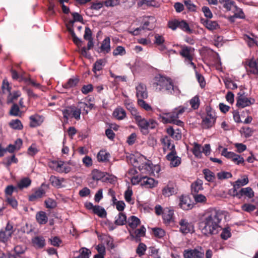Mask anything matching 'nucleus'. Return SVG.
<instances>
[{"label": "nucleus", "mask_w": 258, "mask_h": 258, "mask_svg": "<svg viewBox=\"0 0 258 258\" xmlns=\"http://www.w3.org/2000/svg\"><path fill=\"white\" fill-rule=\"evenodd\" d=\"M221 218V214L217 210H208L204 214L200 224L202 233L207 236L217 234L221 229L220 225Z\"/></svg>", "instance_id": "obj_1"}, {"label": "nucleus", "mask_w": 258, "mask_h": 258, "mask_svg": "<svg viewBox=\"0 0 258 258\" xmlns=\"http://www.w3.org/2000/svg\"><path fill=\"white\" fill-rule=\"evenodd\" d=\"M153 87L158 91L165 92L175 95L180 93V90L177 87L173 86L170 79L163 76L155 77Z\"/></svg>", "instance_id": "obj_2"}, {"label": "nucleus", "mask_w": 258, "mask_h": 258, "mask_svg": "<svg viewBox=\"0 0 258 258\" xmlns=\"http://www.w3.org/2000/svg\"><path fill=\"white\" fill-rule=\"evenodd\" d=\"M136 123L138 124L141 131L146 134L148 133L149 129H153L156 127L157 122L153 119L147 120L142 117L140 113L134 117Z\"/></svg>", "instance_id": "obj_3"}, {"label": "nucleus", "mask_w": 258, "mask_h": 258, "mask_svg": "<svg viewBox=\"0 0 258 258\" xmlns=\"http://www.w3.org/2000/svg\"><path fill=\"white\" fill-rule=\"evenodd\" d=\"M204 250L201 246L194 249H187L183 251L184 258H204Z\"/></svg>", "instance_id": "obj_4"}, {"label": "nucleus", "mask_w": 258, "mask_h": 258, "mask_svg": "<svg viewBox=\"0 0 258 258\" xmlns=\"http://www.w3.org/2000/svg\"><path fill=\"white\" fill-rule=\"evenodd\" d=\"M166 159L171 167L178 166L181 163V158L178 157L175 150V146H172V150L166 155Z\"/></svg>", "instance_id": "obj_5"}, {"label": "nucleus", "mask_w": 258, "mask_h": 258, "mask_svg": "<svg viewBox=\"0 0 258 258\" xmlns=\"http://www.w3.org/2000/svg\"><path fill=\"white\" fill-rule=\"evenodd\" d=\"M221 155L226 158L231 159L232 162L237 165L243 163L244 160L240 155L236 154L234 152H229L227 148H224L221 152Z\"/></svg>", "instance_id": "obj_6"}, {"label": "nucleus", "mask_w": 258, "mask_h": 258, "mask_svg": "<svg viewBox=\"0 0 258 258\" xmlns=\"http://www.w3.org/2000/svg\"><path fill=\"white\" fill-rule=\"evenodd\" d=\"M179 231L182 233L187 234L194 231V224L185 219L182 218L179 221Z\"/></svg>", "instance_id": "obj_7"}, {"label": "nucleus", "mask_w": 258, "mask_h": 258, "mask_svg": "<svg viewBox=\"0 0 258 258\" xmlns=\"http://www.w3.org/2000/svg\"><path fill=\"white\" fill-rule=\"evenodd\" d=\"M159 118L161 119V121L164 123H173L180 126L183 125V122L178 119L179 117H177V116H171L169 114L163 113L159 115Z\"/></svg>", "instance_id": "obj_8"}, {"label": "nucleus", "mask_w": 258, "mask_h": 258, "mask_svg": "<svg viewBox=\"0 0 258 258\" xmlns=\"http://www.w3.org/2000/svg\"><path fill=\"white\" fill-rule=\"evenodd\" d=\"M248 183L247 177H245L242 179H238L233 184V187L230 189L228 191L229 195L232 196L235 192H238L237 189L240 187L246 185Z\"/></svg>", "instance_id": "obj_9"}, {"label": "nucleus", "mask_w": 258, "mask_h": 258, "mask_svg": "<svg viewBox=\"0 0 258 258\" xmlns=\"http://www.w3.org/2000/svg\"><path fill=\"white\" fill-rule=\"evenodd\" d=\"M179 207L184 210L191 209L194 206L189 197L187 196H181L179 197Z\"/></svg>", "instance_id": "obj_10"}, {"label": "nucleus", "mask_w": 258, "mask_h": 258, "mask_svg": "<svg viewBox=\"0 0 258 258\" xmlns=\"http://www.w3.org/2000/svg\"><path fill=\"white\" fill-rule=\"evenodd\" d=\"M216 120V117L214 112H208L206 116L203 119L202 126L204 128H208L212 126Z\"/></svg>", "instance_id": "obj_11"}, {"label": "nucleus", "mask_w": 258, "mask_h": 258, "mask_svg": "<svg viewBox=\"0 0 258 258\" xmlns=\"http://www.w3.org/2000/svg\"><path fill=\"white\" fill-rule=\"evenodd\" d=\"M254 192L252 188L249 187L242 188L240 190L232 195L233 197H236L238 199H241L242 197L245 196L249 199L254 197Z\"/></svg>", "instance_id": "obj_12"}, {"label": "nucleus", "mask_w": 258, "mask_h": 258, "mask_svg": "<svg viewBox=\"0 0 258 258\" xmlns=\"http://www.w3.org/2000/svg\"><path fill=\"white\" fill-rule=\"evenodd\" d=\"M158 184V181L154 178L149 177L147 175H142L141 185L145 188H152L156 187Z\"/></svg>", "instance_id": "obj_13"}, {"label": "nucleus", "mask_w": 258, "mask_h": 258, "mask_svg": "<svg viewBox=\"0 0 258 258\" xmlns=\"http://www.w3.org/2000/svg\"><path fill=\"white\" fill-rule=\"evenodd\" d=\"M136 96L138 99H145L148 97V92L145 85L140 83L136 87Z\"/></svg>", "instance_id": "obj_14"}, {"label": "nucleus", "mask_w": 258, "mask_h": 258, "mask_svg": "<svg viewBox=\"0 0 258 258\" xmlns=\"http://www.w3.org/2000/svg\"><path fill=\"white\" fill-rule=\"evenodd\" d=\"M177 190L176 185L173 182H171L163 188L162 194L165 197H170L176 194Z\"/></svg>", "instance_id": "obj_15"}, {"label": "nucleus", "mask_w": 258, "mask_h": 258, "mask_svg": "<svg viewBox=\"0 0 258 258\" xmlns=\"http://www.w3.org/2000/svg\"><path fill=\"white\" fill-rule=\"evenodd\" d=\"M254 102L253 99H250L244 96L240 95L237 99V106L239 108H244L253 104Z\"/></svg>", "instance_id": "obj_16"}, {"label": "nucleus", "mask_w": 258, "mask_h": 258, "mask_svg": "<svg viewBox=\"0 0 258 258\" xmlns=\"http://www.w3.org/2000/svg\"><path fill=\"white\" fill-rule=\"evenodd\" d=\"M152 166V164H151L149 162L139 166V169L142 174L141 175L154 174Z\"/></svg>", "instance_id": "obj_17"}, {"label": "nucleus", "mask_w": 258, "mask_h": 258, "mask_svg": "<svg viewBox=\"0 0 258 258\" xmlns=\"http://www.w3.org/2000/svg\"><path fill=\"white\" fill-rule=\"evenodd\" d=\"M45 185L43 183L40 187L35 190L34 192L29 197V200L33 202L37 199L42 198L45 194V191L43 188Z\"/></svg>", "instance_id": "obj_18"}, {"label": "nucleus", "mask_w": 258, "mask_h": 258, "mask_svg": "<svg viewBox=\"0 0 258 258\" xmlns=\"http://www.w3.org/2000/svg\"><path fill=\"white\" fill-rule=\"evenodd\" d=\"M201 22L206 27L207 29L210 31L217 30L220 28L219 24L215 21L201 19Z\"/></svg>", "instance_id": "obj_19"}, {"label": "nucleus", "mask_w": 258, "mask_h": 258, "mask_svg": "<svg viewBox=\"0 0 258 258\" xmlns=\"http://www.w3.org/2000/svg\"><path fill=\"white\" fill-rule=\"evenodd\" d=\"M247 67L246 68L248 72L251 74L258 75V59H251L247 62Z\"/></svg>", "instance_id": "obj_20"}, {"label": "nucleus", "mask_w": 258, "mask_h": 258, "mask_svg": "<svg viewBox=\"0 0 258 258\" xmlns=\"http://www.w3.org/2000/svg\"><path fill=\"white\" fill-rule=\"evenodd\" d=\"M166 131L168 135L173 139L179 140L181 139L182 134L179 128H174L172 126H170L167 128Z\"/></svg>", "instance_id": "obj_21"}, {"label": "nucleus", "mask_w": 258, "mask_h": 258, "mask_svg": "<svg viewBox=\"0 0 258 258\" xmlns=\"http://www.w3.org/2000/svg\"><path fill=\"white\" fill-rule=\"evenodd\" d=\"M99 49L100 50V52L105 54L108 53L110 51V39L109 37H107L104 38L101 44Z\"/></svg>", "instance_id": "obj_22"}, {"label": "nucleus", "mask_w": 258, "mask_h": 258, "mask_svg": "<svg viewBox=\"0 0 258 258\" xmlns=\"http://www.w3.org/2000/svg\"><path fill=\"white\" fill-rule=\"evenodd\" d=\"M181 50L179 52V54L184 58L193 57V52L194 48L185 45L181 46Z\"/></svg>", "instance_id": "obj_23"}, {"label": "nucleus", "mask_w": 258, "mask_h": 258, "mask_svg": "<svg viewBox=\"0 0 258 258\" xmlns=\"http://www.w3.org/2000/svg\"><path fill=\"white\" fill-rule=\"evenodd\" d=\"M243 39L249 47L253 46L255 45L258 46V37L253 34L244 35Z\"/></svg>", "instance_id": "obj_24"}, {"label": "nucleus", "mask_w": 258, "mask_h": 258, "mask_svg": "<svg viewBox=\"0 0 258 258\" xmlns=\"http://www.w3.org/2000/svg\"><path fill=\"white\" fill-rule=\"evenodd\" d=\"M173 211L168 208L164 209L163 212V219L166 224H169L173 221Z\"/></svg>", "instance_id": "obj_25"}, {"label": "nucleus", "mask_w": 258, "mask_h": 258, "mask_svg": "<svg viewBox=\"0 0 258 258\" xmlns=\"http://www.w3.org/2000/svg\"><path fill=\"white\" fill-rule=\"evenodd\" d=\"M146 231V228L144 226H142L140 228L137 229H135L133 230L129 229L130 235L136 238L144 236Z\"/></svg>", "instance_id": "obj_26"}, {"label": "nucleus", "mask_w": 258, "mask_h": 258, "mask_svg": "<svg viewBox=\"0 0 258 258\" xmlns=\"http://www.w3.org/2000/svg\"><path fill=\"white\" fill-rule=\"evenodd\" d=\"M124 105L126 109L130 111L134 117L139 114V112L135 107L134 104L131 100L128 99H125L124 100Z\"/></svg>", "instance_id": "obj_27"}, {"label": "nucleus", "mask_w": 258, "mask_h": 258, "mask_svg": "<svg viewBox=\"0 0 258 258\" xmlns=\"http://www.w3.org/2000/svg\"><path fill=\"white\" fill-rule=\"evenodd\" d=\"M48 165L51 169L60 173L61 166L63 165V161L51 160L48 162Z\"/></svg>", "instance_id": "obj_28"}, {"label": "nucleus", "mask_w": 258, "mask_h": 258, "mask_svg": "<svg viewBox=\"0 0 258 258\" xmlns=\"http://www.w3.org/2000/svg\"><path fill=\"white\" fill-rule=\"evenodd\" d=\"M91 175L92 179L95 181L98 180H102L104 181V179H106L107 178H105V173L100 171L97 169H94L92 171Z\"/></svg>", "instance_id": "obj_29"}, {"label": "nucleus", "mask_w": 258, "mask_h": 258, "mask_svg": "<svg viewBox=\"0 0 258 258\" xmlns=\"http://www.w3.org/2000/svg\"><path fill=\"white\" fill-rule=\"evenodd\" d=\"M30 125L31 127L40 125L43 121V117L38 115H32L30 117Z\"/></svg>", "instance_id": "obj_30"}, {"label": "nucleus", "mask_w": 258, "mask_h": 258, "mask_svg": "<svg viewBox=\"0 0 258 258\" xmlns=\"http://www.w3.org/2000/svg\"><path fill=\"white\" fill-rule=\"evenodd\" d=\"M140 220L137 217L132 216L128 219L127 223L130 229L133 230L140 224Z\"/></svg>", "instance_id": "obj_31"}, {"label": "nucleus", "mask_w": 258, "mask_h": 258, "mask_svg": "<svg viewBox=\"0 0 258 258\" xmlns=\"http://www.w3.org/2000/svg\"><path fill=\"white\" fill-rule=\"evenodd\" d=\"M36 219L39 224H45L48 221V217L45 212L39 211L36 214Z\"/></svg>", "instance_id": "obj_32"}, {"label": "nucleus", "mask_w": 258, "mask_h": 258, "mask_svg": "<svg viewBox=\"0 0 258 258\" xmlns=\"http://www.w3.org/2000/svg\"><path fill=\"white\" fill-rule=\"evenodd\" d=\"M113 115L117 119L122 120L125 117L126 112L122 107H118L114 110Z\"/></svg>", "instance_id": "obj_33"}, {"label": "nucleus", "mask_w": 258, "mask_h": 258, "mask_svg": "<svg viewBox=\"0 0 258 258\" xmlns=\"http://www.w3.org/2000/svg\"><path fill=\"white\" fill-rule=\"evenodd\" d=\"M110 154L106 151L101 150L97 155V159L98 162H105L109 160Z\"/></svg>", "instance_id": "obj_34"}, {"label": "nucleus", "mask_w": 258, "mask_h": 258, "mask_svg": "<svg viewBox=\"0 0 258 258\" xmlns=\"http://www.w3.org/2000/svg\"><path fill=\"white\" fill-rule=\"evenodd\" d=\"M219 2L228 11H232L236 6L235 3L232 0H219Z\"/></svg>", "instance_id": "obj_35"}, {"label": "nucleus", "mask_w": 258, "mask_h": 258, "mask_svg": "<svg viewBox=\"0 0 258 258\" xmlns=\"http://www.w3.org/2000/svg\"><path fill=\"white\" fill-rule=\"evenodd\" d=\"M32 242L34 246L41 248L45 245V240L43 237L36 236L32 239Z\"/></svg>", "instance_id": "obj_36"}, {"label": "nucleus", "mask_w": 258, "mask_h": 258, "mask_svg": "<svg viewBox=\"0 0 258 258\" xmlns=\"http://www.w3.org/2000/svg\"><path fill=\"white\" fill-rule=\"evenodd\" d=\"M191 192L193 194H198L199 191L203 189V182L201 180H197L192 183L191 185Z\"/></svg>", "instance_id": "obj_37"}, {"label": "nucleus", "mask_w": 258, "mask_h": 258, "mask_svg": "<svg viewBox=\"0 0 258 258\" xmlns=\"http://www.w3.org/2000/svg\"><path fill=\"white\" fill-rule=\"evenodd\" d=\"M194 155L198 158H201L202 156V147L200 145L194 143V147L192 150Z\"/></svg>", "instance_id": "obj_38"}, {"label": "nucleus", "mask_w": 258, "mask_h": 258, "mask_svg": "<svg viewBox=\"0 0 258 258\" xmlns=\"http://www.w3.org/2000/svg\"><path fill=\"white\" fill-rule=\"evenodd\" d=\"M178 28L183 31L188 33H191L192 32L188 23L184 20H179Z\"/></svg>", "instance_id": "obj_39"}, {"label": "nucleus", "mask_w": 258, "mask_h": 258, "mask_svg": "<svg viewBox=\"0 0 258 258\" xmlns=\"http://www.w3.org/2000/svg\"><path fill=\"white\" fill-rule=\"evenodd\" d=\"M186 109V107L180 106L175 108L172 112L166 113L165 114H169L171 116H177V117H179Z\"/></svg>", "instance_id": "obj_40"}, {"label": "nucleus", "mask_w": 258, "mask_h": 258, "mask_svg": "<svg viewBox=\"0 0 258 258\" xmlns=\"http://www.w3.org/2000/svg\"><path fill=\"white\" fill-rule=\"evenodd\" d=\"M126 222V217L125 214L119 213L115 217V224L117 225H123Z\"/></svg>", "instance_id": "obj_41"}, {"label": "nucleus", "mask_w": 258, "mask_h": 258, "mask_svg": "<svg viewBox=\"0 0 258 258\" xmlns=\"http://www.w3.org/2000/svg\"><path fill=\"white\" fill-rule=\"evenodd\" d=\"M232 12L234 13V15L231 18H237L243 19L245 17V15L242 10L241 8H238L236 5L235 6Z\"/></svg>", "instance_id": "obj_42"}, {"label": "nucleus", "mask_w": 258, "mask_h": 258, "mask_svg": "<svg viewBox=\"0 0 258 258\" xmlns=\"http://www.w3.org/2000/svg\"><path fill=\"white\" fill-rule=\"evenodd\" d=\"M105 65V60L103 59H99L94 64L93 71L95 74H97V71L101 70Z\"/></svg>", "instance_id": "obj_43"}, {"label": "nucleus", "mask_w": 258, "mask_h": 258, "mask_svg": "<svg viewBox=\"0 0 258 258\" xmlns=\"http://www.w3.org/2000/svg\"><path fill=\"white\" fill-rule=\"evenodd\" d=\"M93 212L94 214L101 218L105 217L106 216V212L105 209L99 206H95Z\"/></svg>", "instance_id": "obj_44"}, {"label": "nucleus", "mask_w": 258, "mask_h": 258, "mask_svg": "<svg viewBox=\"0 0 258 258\" xmlns=\"http://www.w3.org/2000/svg\"><path fill=\"white\" fill-rule=\"evenodd\" d=\"M9 124L12 128L15 130H20L23 128L21 121L18 119L11 120Z\"/></svg>", "instance_id": "obj_45"}, {"label": "nucleus", "mask_w": 258, "mask_h": 258, "mask_svg": "<svg viewBox=\"0 0 258 258\" xmlns=\"http://www.w3.org/2000/svg\"><path fill=\"white\" fill-rule=\"evenodd\" d=\"M73 109H74V106H70L62 110L63 117L67 120L70 117H72Z\"/></svg>", "instance_id": "obj_46"}, {"label": "nucleus", "mask_w": 258, "mask_h": 258, "mask_svg": "<svg viewBox=\"0 0 258 258\" xmlns=\"http://www.w3.org/2000/svg\"><path fill=\"white\" fill-rule=\"evenodd\" d=\"M79 252L80 253L79 256L82 258H89L91 252L90 249L86 247L81 248Z\"/></svg>", "instance_id": "obj_47"}, {"label": "nucleus", "mask_w": 258, "mask_h": 258, "mask_svg": "<svg viewBox=\"0 0 258 258\" xmlns=\"http://www.w3.org/2000/svg\"><path fill=\"white\" fill-rule=\"evenodd\" d=\"M31 183V180L28 178H24L21 179L18 184V187L21 188H26L28 187Z\"/></svg>", "instance_id": "obj_48"}, {"label": "nucleus", "mask_w": 258, "mask_h": 258, "mask_svg": "<svg viewBox=\"0 0 258 258\" xmlns=\"http://www.w3.org/2000/svg\"><path fill=\"white\" fill-rule=\"evenodd\" d=\"M12 236V234L10 232H6L4 230L0 231V240L3 242H7Z\"/></svg>", "instance_id": "obj_49"}, {"label": "nucleus", "mask_w": 258, "mask_h": 258, "mask_svg": "<svg viewBox=\"0 0 258 258\" xmlns=\"http://www.w3.org/2000/svg\"><path fill=\"white\" fill-rule=\"evenodd\" d=\"M10 114L11 115L17 116L21 115V112L20 110L18 105L16 104H14L10 111Z\"/></svg>", "instance_id": "obj_50"}, {"label": "nucleus", "mask_w": 258, "mask_h": 258, "mask_svg": "<svg viewBox=\"0 0 258 258\" xmlns=\"http://www.w3.org/2000/svg\"><path fill=\"white\" fill-rule=\"evenodd\" d=\"M21 93L20 91H15L13 93H9V96H8V102L11 103L17 99V98L20 96Z\"/></svg>", "instance_id": "obj_51"}, {"label": "nucleus", "mask_w": 258, "mask_h": 258, "mask_svg": "<svg viewBox=\"0 0 258 258\" xmlns=\"http://www.w3.org/2000/svg\"><path fill=\"white\" fill-rule=\"evenodd\" d=\"M203 173L205 175V179L208 181H212L215 178L214 174L208 169H205L203 170Z\"/></svg>", "instance_id": "obj_52"}, {"label": "nucleus", "mask_w": 258, "mask_h": 258, "mask_svg": "<svg viewBox=\"0 0 258 258\" xmlns=\"http://www.w3.org/2000/svg\"><path fill=\"white\" fill-rule=\"evenodd\" d=\"M138 105L144 108L146 111H150L152 110V107L148 104L144 99H138Z\"/></svg>", "instance_id": "obj_53"}, {"label": "nucleus", "mask_w": 258, "mask_h": 258, "mask_svg": "<svg viewBox=\"0 0 258 258\" xmlns=\"http://www.w3.org/2000/svg\"><path fill=\"white\" fill-rule=\"evenodd\" d=\"M183 2L189 11L196 12L197 11V6L190 0H184Z\"/></svg>", "instance_id": "obj_54"}, {"label": "nucleus", "mask_w": 258, "mask_h": 258, "mask_svg": "<svg viewBox=\"0 0 258 258\" xmlns=\"http://www.w3.org/2000/svg\"><path fill=\"white\" fill-rule=\"evenodd\" d=\"M133 195V191L132 190L128 188L124 192V199L126 202L133 204L134 201L132 199V196Z\"/></svg>", "instance_id": "obj_55"}, {"label": "nucleus", "mask_w": 258, "mask_h": 258, "mask_svg": "<svg viewBox=\"0 0 258 258\" xmlns=\"http://www.w3.org/2000/svg\"><path fill=\"white\" fill-rule=\"evenodd\" d=\"M26 249V246L25 245H18L14 247V250L16 254L19 256L25 253Z\"/></svg>", "instance_id": "obj_56"}, {"label": "nucleus", "mask_w": 258, "mask_h": 258, "mask_svg": "<svg viewBox=\"0 0 258 258\" xmlns=\"http://www.w3.org/2000/svg\"><path fill=\"white\" fill-rule=\"evenodd\" d=\"M193 197L197 203H205L207 201L206 197L203 195L193 194Z\"/></svg>", "instance_id": "obj_57"}, {"label": "nucleus", "mask_w": 258, "mask_h": 258, "mask_svg": "<svg viewBox=\"0 0 258 258\" xmlns=\"http://www.w3.org/2000/svg\"><path fill=\"white\" fill-rule=\"evenodd\" d=\"M189 104L194 109H197L200 104L199 98L197 96L194 97L189 101Z\"/></svg>", "instance_id": "obj_58"}, {"label": "nucleus", "mask_w": 258, "mask_h": 258, "mask_svg": "<svg viewBox=\"0 0 258 258\" xmlns=\"http://www.w3.org/2000/svg\"><path fill=\"white\" fill-rule=\"evenodd\" d=\"M138 6L139 7L143 6H155V2L153 0H140L138 3Z\"/></svg>", "instance_id": "obj_59"}, {"label": "nucleus", "mask_w": 258, "mask_h": 258, "mask_svg": "<svg viewBox=\"0 0 258 258\" xmlns=\"http://www.w3.org/2000/svg\"><path fill=\"white\" fill-rule=\"evenodd\" d=\"M161 142L164 146V148L169 149L170 151L172 150V146H174L171 144L170 140L167 137H165L161 140Z\"/></svg>", "instance_id": "obj_60"}, {"label": "nucleus", "mask_w": 258, "mask_h": 258, "mask_svg": "<svg viewBox=\"0 0 258 258\" xmlns=\"http://www.w3.org/2000/svg\"><path fill=\"white\" fill-rule=\"evenodd\" d=\"M146 248L147 247L145 244L140 243L136 249V252L139 256H142L144 254Z\"/></svg>", "instance_id": "obj_61"}, {"label": "nucleus", "mask_w": 258, "mask_h": 258, "mask_svg": "<svg viewBox=\"0 0 258 258\" xmlns=\"http://www.w3.org/2000/svg\"><path fill=\"white\" fill-rule=\"evenodd\" d=\"M126 51L124 48L121 46H118L113 51V55L114 56L117 55H123L125 54Z\"/></svg>", "instance_id": "obj_62"}, {"label": "nucleus", "mask_w": 258, "mask_h": 258, "mask_svg": "<svg viewBox=\"0 0 258 258\" xmlns=\"http://www.w3.org/2000/svg\"><path fill=\"white\" fill-rule=\"evenodd\" d=\"M45 206L48 209H53L56 207V202L53 199L49 198L44 202Z\"/></svg>", "instance_id": "obj_63"}, {"label": "nucleus", "mask_w": 258, "mask_h": 258, "mask_svg": "<svg viewBox=\"0 0 258 258\" xmlns=\"http://www.w3.org/2000/svg\"><path fill=\"white\" fill-rule=\"evenodd\" d=\"M79 80L77 78H71L68 80L64 85L66 88H71L75 86L78 83Z\"/></svg>", "instance_id": "obj_64"}]
</instances>
